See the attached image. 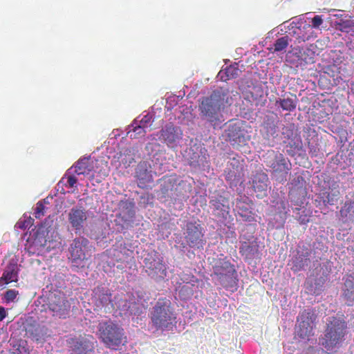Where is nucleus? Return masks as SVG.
Returning a JSON list of instances; mask_svg holds the SVG:
<instances>
[{"instance_id": "nucleus-1", "label": "nucleus", "mask_w": 354, "mask_h": 354, "mask_svg": "<svg viewBox=\"0 0 354 354\" xmlns=\"http://www.w3.org/2000/svg\"><path fill=\"white\" fill-rule=\"evenodd\" d=\"M229 94L227 88L220 87L213 91L209 96L201 99L199 104L201 116L214 129L221 127L224 122L222 111L231 104Z\"/></svg>"}, {"instance_id": "nucleus-2", "label": "nucleus", "mask_w": 354, "mask_h": 354, "mask_svg": "<svg viewBox=\"0 0 354 354\" xmlns=\"http://www.w3.org/2000/svg\"><path fill=\"white\" fill-rule=\"evenodd\" d=\"M347 324L343 318L328 317L324 335L319 338V344L326 353L332 354L342 346L347 335Z\"/></svg>"}, {"instance_id": "nucleus-3", "label": "nucleus", "mask_w": 354, "mask_h": 354, "mask_svg": "<svg viewBox=\"0 0 354 354\" xmlns=\"http://www.w3.org/2000/svg\"><path fill=\"white\" fill-rule=\"evenodd\" d=\"M150 317L157 330L169 328L176 323V319L171 301L166 298H160L153 307Z\"/></svg>"}, {"instance_id": "nucleus-4", "label": "nucleus", "mask_w": 354, "mask_h": 354, "mask_svg": "<svg viewBox=\"0 0 354 354\" xmlns=\"http://www.w3.org/2000/svg\"><path fill=\"white\" fill-rule=\"evenodd\" d=\"M263 157L264 163L270 169L272 176L279 183L286 181L292 169L290 161L282 153L274 150L268 151Z\"/></svg>"}, {"instance_id": "nucleus-5", "label": "nucleus", "mask_w": 354, "mask_h": 354, "mask_svg": "<svg viewBox=\"0 0 354 354\" xmlns=\"http://www.w3.org/2000/svg\"><path fill=\"white\" fill-rule=\"evenodd\" d=\"M98 332L105 346L113 350H117L126 338L123 328L112 322L100 323Z\"/></svg>"}, {"instance_id": "nucleus-6", "label": "nucleus", "mask_w": 354, "mask_h": 354, "mask_svg": "<svg viewBox=\"0 0 354 354\" xmlns=\"http://www.w3.org/2000/svg\"><path fill=\"white\" fill-rule=\"evenodd\" d=\"M46 306V310L55 318L66 319L69 316L71 304L60 291L50 292L47 296Z\"/></svg>"}, {"instance_id": "nucleus-7", "label": "nucleus", "mask_w": 354, "mask_h": 354, "mask_svg": "<svg viewBox=\"0 0 354 354\" xmlns=\"http://www.w3.org/2000/svg\"><path fill=\"white\" fill-rule=\"evenodd\" d=\"M88 240L84 237H79L73 240L69 247L70 257L73 266L76 268H84L87 257V246Z\"/></svg>"}, {"instance_id": "nucleus-8", "label": "nucleus", "mask_w": 354, "mask_h": 354, "mask_svg": "<svg viewBox=\"0 0 354 354\" xmlns=\"http://www.w3.org/2000/svg\"><path fill=\"white\" fill-rule=\"evenodd\" d=\"M245 125L243 121L232 122L226 130L227 140L234 148L239 149L247 145L249 136Z\"/></svg>"}, {"instance_id": "nucleus-9", "label": "nucleus", "mask_w": 354, "mask_h": 354, "mask_svg": "<svg viewBox=\"0 0 354 354\" xmlns=\"http://www.w3.org/2000/svg\"><path fill=\"white\" fill-rule=\"evenodd\" d=\"M185 240L190 248H203L205 243L203 227L196 222H188L186 225Z\"/></svg>"}, {"instance_id": "nucleus-10", "label": "nucleus", "mask_w": 354, "mask_h": 354, "mask_svg": "<svg viewBox=\"0 0 354 354\" xmlns=\"http://www.w3.org/2000/svg\"><path fill=\"white\" fill-rule=\"evenodd\" d=\"M316 318V315L311 310H304L300 313L297 319V334L301 338L308 337L312 334Z\"/></svg>"}, {"instance_id": "nucleus-11", "label": "nucleus", "mask_w": 354, "mask_h": 354, "mask_svg": "<svg viewBox=\"0 0 354 354\" xmlns=\"http://www.w3.org/2000/svg\"><path fill=\"white\" fill-rule=\"evenodd\" d=\"M145 267L151 272L153 277L164 278L167 275V268L163 262V258L159 256L158 252L153 251L147 254L144 259Z\"/></svg>"}, {"instance_id": "nucleus-12", "label": "nucleus", "mask_w": 354, "mask_h": 354, "mask_svg": "<svg viewBox=\"0 0 354 354\" xmlns=\"http://www.w3.org/2000/svg\"><path fill=\"white\" fill-rule=\"evenodd\" d=\"M183 132L180 127H174L172 124L166 125L160 131V139L162 140L169 147L174 148L182 139Z\"/></svg>"}, {"instance_id": "nucleus-13", "label": "nucleus", "mask_w": 354, "mask_h": 354, "mask_svg": "<svg viewBox=\"0 0 354 354\" xmlns=\"http://www.w3.org/2000/svg\"><path fill=\"white\" fill-rule=\"evenodd\" d=\"M68 219L75 233L80 232L87 220V212L82 207L71 208L68 214Z\"/></svg>"}, {"instance_id": "nucleus-14", "label": "nucleus", "mask_w": 354, "mask_h": 354, "mask_svg": "<svg viewBox=\"0 0 354 354\" xmlns=\"http://www.w3.org/2000/svg\"><path fill=\"white\" fill-rule=\"evenodd\" d=\"M17 261L14 257L8 260L0 277V283L7 285L18 281L19 268Z\"/></svg>"}, {"instance_id": "nucleus-15", "label": "nucleus", "mask_w": 354, "mask_h": 354, "mask_svg": "<svg viewBox=\"0 0 354 354\" xmlns=\"http://www.w3.org/2000/svg\"><path fill=\"white\" fill-rule=\"evenodd\" d=\"M210 207L214 216L219 218H226L230 212V201L221 195L216 196L209 201Z\"/></svg>"}, {"instance_id": "nucleus-16", "label": "nucleus", "mask_w": 354, "mask_h": 354, "mask_svg": "<svg viewBox=\"0 0 354 354\" xmlns=\"http://www.w3.org/2000/svg\"><path fill=\"white\" fill-rule=\"evenodd\" d=\"M151 167L147 162H140L136 170V178L139 187L145 189L153 182Z\"/></svg>"}, {"instance_id": "nucleus-17", "label": "nucleus", "mask_w": 354, "mask_h": 354, "mask_svg": "<svg viewBox=\"0 0 354 354\" xmlns=\"http://www.w3.org/2000/svg\"><path fill=\"white\" fill-rule=\"evenodd\" d=\"M67 342L74 354H91L93 351V344L84 338H70L67 340Z\"/></svg>"}, {"instance_id": "nucleus-18", "label": "nucleus", "mask_w": 354, "mask_h": 354, "mask_svg": "<svg viewBox=\"0 0 354 354\" xmlns=\"http://www.w3.org/2000/svg\"><path fill=\"white\" fill-rule=\"evenodd\" d=\"M280 120L276 116H266L261 125V133L266 139L277 137Z\"/></svg>"}, {"instance_id": "nucleus-19", "label": "nucleus", "mask_w": 354, "mask_h": 354, "mask_svg": "<svg viewBox=\"0 0 354 354\" xmlns=\"http://www.w3.org/2000/svg\"><path fill=\"white\" fill-rule=\"evenodd\" d=\"M341 297L348 306H354V277L352 275L344 279Z\"/></svg>"}, {"instance_id": "nucleus-20", "label": "nucleus", "mask_w": 354, "mask_h": 354, "mask_svg": "<svg viewBox=\"0 0 354 354\" xmlns=\"http://www.w3.org/2000/svg\"><path fill=\"white\" fill-rule=\"evenodd\" d=\"M161 181L160 192L165 197L178 196L176 191L178 180L175 176H164Z\"/></svg>"}, {"instance_id": "nucleus-21", "label": "nucleus", "mask_w": 354, "mask_h": 354, "mask_svg": "<svg viewBox=\"0 0 354 354\" xmlns=\"http://www.w3.org/2000/svg\"><path fill=\"white\" fill-rule=\"evenodd\" d=\"M210 263L212 265L214 275L215 276L222 273H229V271L234 269V266L223 254L220 257L214 258Z\"/></svg>"}, {"instance_id": "nucleus-22", "label": "nucleus", "mask_w": 354, "mask_h": 354, "mask_svg": "<svg viewBox=\"0 0 354 354\" xmlns=\"http://www.w3.org/2000/svg\"><path fill=\"white\" fill-rule=\"evenodd\" d=\"M268 176L264 173L257 174L253 179V188L257 196L262 198L267 194Z\"/></svg>"}, {"instance_id": "nucleus-23", "label": "nucleus", "mask_w": 354, "mask_h": 354, "mask_svg": "<svg viewBox=\"0 0 354 354\" xmlns=\"http://www.w3.org/2000/svg\"><path fill=\"white\" fill-rule=\"evenodd\" d=\"M216 277L220 284L225 289L234 288V290H236L238 279L235 268L229 271V273H222Z\"/></svg>"}, {"instance_id": "nucleus-24", "label": "nucleus", "mask_w": 354, "mask_h": 354, "mask_svg": "<svg viewBox=\"0 0 354 354\" xmlns=\"http://www.w3.org/2000/svg\"><path fill=\"white\" fill-rule=\"evenodd\" d=\"M26 331L29 337L37 342H44L47 334L46 327L39 324L29 325Z\"/></svg>"}, {"instance_id": "nucleus-25", "label": "nucleus", "mask_w": 354, "mask_h": 354, "mask_svg": "<svg viewBox=\"0 0 354 354\" xmlns=\"http://www.w3.org/2000/svg\"><path fill=\"white\" fill-rule=\"evenodd\" d=\"M235 206L238 214L243 218V221H251L253 219L250 203L243 199H236Z\"/></svg>"}, {"instance_id": "nucleus-26", "label": "nucleus", "mask_w": 354, "mask_h": 354, "mask_svg": "<svg viewBox=\"0 0 354 354\" xmlns=\"http://www.w3.org/2000/svg\"><path fill=\"white\" fill-rule=\"evenodd\" d=\"M74 173L77 175L88 176L93 170L91 161L88 158L79 160L73 166Z\"/></svg>"}, {"instance_id": "nucleus-27", "label": "nucleus", "mask_w": 354, "mask_h": 354, "mask_svg": "<svg viewBox=\"0 0 354 354\" xmlns=\"http://www.w3.org/2000/svg\"><path fill=\"white\" fill-rule=\"evenodd\" d=\"M276 104H279L283 111H292L296 109L297 98L295 95H290L277 100Z\"/></svg>"}, {"instance_id": "nucleus-28", "label": "nucleus", "mask_w": 354, "mask_h": 354, "mask_svg": "<svg viewBox=\"0 0 354 354\" xmlns=\"http://www.w3.org/2000/svg\"><path fill=\"white\" fill-rule=\"evenodd\" d=\"M236 65V64L234 65H230L227 66L225 70L221 71L218 73L221 77V80L223 82H226L228 80L237 77L239 75L240 71Z\"/></svg>"}, {"instance_id": "nucleus-29", "label": "nucleus", "mask_w": 354, "mask_h": 354, "mask_svg": "<svg viewBox=\"0 0 354 354\" xmlns=\"http://www.w3.org/2000/svg\"><path fill=\"white\" fill-rule=\"evenodd\" d=\"M339 214L344 221L353 219L354 218V201H346L339 211Z\"/></svg>"}, {"instance_id": "nucleus-30", "label": "nucleus", "mask_w": 354, "mask_h": 354, "mask_svg": "<svg viewBox=\"0 0 354 354\" xmlns=\"http://www.w3.org/2000/svg\"><path fill=\"white\" fill-rule=\"evenodd\" d=\"M243 160L241 159V157L238 158H234L232 161L230 162V166L234 169L233 171L234 173V178L240 175V173L243 170ZM233 176V174H231L230 173L228 174V176H227V180H228L230 178H232Z\"/></svg>"}, {"instance_id": "nucleus-31", "label": "nucleus", "mask_w": 354, "mask_h": 354, "mask_svg": "<svg viewBox=\"0 0 354 354\" xmlns=\"http://www.w3.org/2000/svg\"><path fill=\"white\" fill-rule=\"evenodd\" d=\"M147 133V128L142 124H136L133 127L132 131H128V135L131 139H136L140 137H142Z\"/></svg>"}, {"instance_id": "nucleus-32", "label": "nucleus", "mask_w": 354, "mask_h": 354, "mask_svg": "<svg viewBox=\"0 0 354 354\" xmlns=\"http://www.w3.org/2000/svg\"><path fill=\"white\" fill-rule=\"evenodd\" d=\"M325 198L323 199V203L325 205H333L337 201V199L339 196V192L335 191L332 193L326 192L324 193Z\"/></svg>"}, {"instance_id": "nucleus-33", "label": "nucleus", "mask_w": 354, "mask_h": 354, "mask_svg": "<svg viewBox=\"0 0 354 354\" xmlns=\"http://www.w3.org/2000/svg\"><path fill=\"white\" fill-rule=\"evenodd\" d=\"M288 46V36L277 39L274 44V51L279 52L285 50Z\"/></svg>"}, {"instance_id": "nucleus-34", "label": "nucleus", "mask_w": 354, "mask_h": 354, "mask_svg": "<svg viewBox=\"0 0 354 354\" xmlns=\"http://www.w3.org/2000/svg\"><path fill=\"white\" fill-rule=\"evenodd\" d=\"M32 224L33 219L31 217H24L17 223L15 227L21 230H26L30 228Z\"/></svg>"}, {"instance_id": "nucleus-35", "label": "nucleus", "mask_w": 354, "mask_h": 354, "mask_svg": "<svg viewBox=\"0 0 354 354\" xmlns=\"http://www.w3.org/2000/svg\"><path fill=\"white\" fill-rule=\"evenodd\" d=\"M255 251V245H251L246 242L243 243L240 248V252L246 256H251L252 254H254Z\"/></svg>"}, {"instance_id": "nucleus-36", "label": "nucleus", "mask_w": 354, "mask_h": 354, "mask_svg": "<svg viewBox=\"0 0 354 354\" xmlns=\"http://www.w3.org/2000/svg\"><path fill=\"white\" fill-rule=\"evenodd\" d=\"M19 295V291L15 289H9L4 294V298L7 303L13 302Z\"/></svg>"}, {"instance_id": "nucleus-37", "label": "nucleus", "mask_w": 354, "mask_h": 354, "mask_svg": "<svg viewBox=\"0 0 354 354\" xmlns=\"http://www.w3.org/2000/svg\"><path fill=\"white\" fill-rule=\"evenodd\" d=\"M44 209H45V206L44 205L43 203L41 201H39L36 204V207L35 209V212H34L35 216L37 218H40L41 216H43L44 215Z\"/></svg>"}, {"instance_id": "nucleus-38", "label": "nucleus", "mask_w": 354, "mask_h": 354, "mask_svg": "<svg viewBox=\"0 0 354 354\" xmlns=\"http://www.w3.org/2000/svg\"><path fill=\"white\" fill-rule=\"evenodd\" d=\"M298 259L299 258H296L295 260H293V268L292 269L295 270V271H299V270H301V269H303L304 268L305 266H307V261H308V259H305L304 260L301 259V261H298Z\"/></svg>"}, {"instance_id": "nucleus-39", "label": "nucleus", "mask_w": 354, "mask_h": 354, "mask_svg": "<svg viewBox=\"0 0 354 354\" xmlns=\"http://www.w3.org/2000/svg\"><path fill=\"white\" fill-rule=\"evenodd\" d=\"M288 146H290V149H287L286 151L288 155L292 156H293L295 155V153L297 151H299L301 148L299 142H298V143L294 142L293 145H292L290 142H289V145H287L286 147H288Z\"/></svg>"}, {"instance_id": "nucleus-40", "label": "nucleus", "mask_w": 354, "mask_h": 354, "mask_svg": "<svg viewBox=\"0 0 354 354\" xmlns=\"http://www.w3.org/2000/svg\"><path fill=\"white\" fill-rule=\"evenodd\" d=\"M66 179V186L68 187H73L74 185L77 183V179L75 176L73 175H65V177L62 178V180L64 179Z\"/></svg>"}, {"instance_id": "nucleus-41", "label": "nucleus", "mask_w": 354, "mask_h": 354, "mask_svg": "<svg viewBox=\"0 0 354 354\" xmlns=\"http://www.w3.org/2000/svg\"><path fill=\"white\" fill-rule=\"evenodd\" d=\"M312 27L314 28H319L323 24V19L320 15H315L312 19Z\"/></svg>"}, {"instance_id": "nucleus-42", "label": "nucleus", "mask_w": 354, "mask_h": 354, "mask_svg": "<svg viewBox=\"0 0 354 354\" xmlns=\"http://www.w3.org/2000/svg\"><path fill=\"white\" fill-rule=\"evenodd\" d=\"M151 117L148 115H145L140 120L139 124H142L145 126L147 129H148L147 124L150 121Z\"/></svg>"}, {"instance_id": "nucleus-43", "label": "nucleus", "mask_w": 354, "mask_h": 354, "mask_svg": "<svg viewBox=\"0 0 354 354\" xmlns=\"http://www.w3.org/2000/svg\"><path fill=\"white\" fill-rule=\"evenodd\" d=\"M327 279V276L325 275L324 277H321L318 280L316 281V284L320 286L321 287L325 283Z\"/></svg>"}, {"instance_id": "nucleus-44", "label": "nucleus", "mask_w": 354, "mask_h": 354, "mask_svg": "<svg viewBox=\"0 0 354 354\" xmlns=\"http://www.w3.org/2000/svg\"><path fill=\"white\" fill-rule=\"evenodd\" d=\"M6 316V312L5 308L1 307L0 308V321L3 320Z\"/></svg>"}]
</instances>
